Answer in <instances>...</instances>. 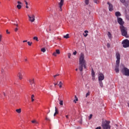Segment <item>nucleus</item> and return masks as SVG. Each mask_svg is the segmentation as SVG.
Listing matches in <instances>:
<instances>
[{
  "mask_svg": "<svg viewBox=\"0 0 129 129\" xmlns=\"http://www.w3.org/2000/svg\"><path fill=\"white\" fill-rule=\"evenodd\" d=\"M98 77L99 81H102V80H104V75L101 73L98 74Z\"/></svg>",
  "mask_w": 129,
  "mask_h": 129,
  "instance_id": "8",
  "label": "nucleus"
},
{
  "mask_svg": "<svg viewBox=\"0 0 129 129\" xmlns=\"http://www.w3.org/2000/svg\"><path fill=\"white\" fill-rule=\"evenodd\" d=\"M35 97V96L34 95H32L31 96V101L33 102L35 99H34V98Z\"/></svg>",
  "mask_w": 129,
  "mask_h": 129,
  "instance_id": "29",
  "label": "nucleus"
},
{
  "mask_svg": "<svg viewBox=\"0 0 129 129\" xmlns=\"http://www.w3.org/2000/svg\"><path fill=\"white\" fill-rule=\"evenodd\" d=\"M108 36L109 39H111V38L112 37V35H111V34L110 33V32H108Z\"/></svg>",
  "mask_w": 129,
  "mask_h": 129,
  "instance_id": "20",
  "label": "nucleus"
},
{
  "mask_svg": "<svg viewBox=\"0 0 129 129\" xmlns=\"http://www.w3.org/2000/svg\"><path fill=\"white\" fill-rule=\"evenodd\" d=\"M27 43L28 44V46H32V44H33V42H31L30 41H28Z\"/></svg>",
  "mask_w": 129,
  "mask_h": 129,
  "instance_id": "34",
  "label": "nucleus"
},
{
  "mask_svg": "<svg viewBox=\"0 0 129 129\" xmlns=\"http://www.w3.org/2000/svg\"><path fill=\"white\" fill-rule=\"evenodd\" d=\"M110 122L109 121L105 120L102 123V126L103 129H110Z\"/></svg>",
  "mask_w": 129,
  "mask_h": 129,
  "instance_id": "3",
  "label": "nucleus"
},
{
  "mask_svg": "<svg viewBox=\"0 0 129 129\" xmlns=\"http://www.w3.org/2000/svg\"><path fill=\"white\" fill-rule=\"evenodd\" d=\"M24 61H25V62H27V61H28V59H27V58H25V59H24Z\"/></svg>",
  "mask_w": 129,
  "mask_h": 129,
  "instance_id": "50",
  "label": "nucleus"
},
{
  "mask_svg": "<svg viewBox=\"0 0 129 129\" xmlns=\"http://www.w3.org/2000/svg\"><path fill=\"white\" fill-rule=\"evenodd\" d=\"M63 38H64V39H69V34L64 35Z\"/></svg>",
  "mask_w": 129,
  "mask_h": 129,
  "instance_id": "22",
  "label": "nucleus"
},
{
  "mask_svg": "<svg viewBox=\"0 0 129 129\" xmlns=\"http://www.w3.org/2000/svg\"><path fill=\"white\" fill-rule=\"evenodd\" d=\"M17 76L20 80H22V79H23V73H22L21 72L18 73Z\"/></svg>",
  "mask_w": 129,
  "mask_h": 129,
  "instance_id": "12",
  "label": "nucleus"
},
{
  "mask_svg": "<svg viewBox=\"0 0 129 129\" xmlns=\"http://www.w3.org/2000/svg\"><path fill=\"white\" fill-rule=\"evenodd\" d=\"M122 44L124 48H127L129 47V40L127 39L124 40L122 42Z\"/></svg>",
  "mask_w": 129,
  "mask_h": 129,
  "instance_id": "6",
  "label": "nucleus"
},
{
  "mask_svg": "<svg viewBox=\"0 0 129 129\" xmlns=\"http://www.w3.org/2000/svg\"><path fill=\"white\" fill-rule=\"evenodd\" d=\"M59 101L60 105H63V100H60V99H58Z\"/></svg>",
  "mask_w": 129,
  "mask_h": 129,
  "instance_id": "28",
  "label": "nucleus"
},
{
  "mask_svg": "<svg viewBox=\"0 0 129 129\" xmlns=\"http://www.w3.org/2000/svg\"><path fill=\"white\" fill-rule=\"evenodd\" d=\"M94 3L97 5H98V4H99V1H98V0H94Z\"/></svg>",
  "mask_w": 129,
  "mask_h": 129,
  "instance_id": "31",
  "label": "nucleus"
},
{
  "mask_svg": "<svg viewBox=\"0 0 129 129\" xmlns=\"http://www.w3.org/2000/svg\"><path fill=\"white\" fill-rule=\"evenodd\" d=\"M16 8H17L18 10H21L22 9V5H17Z\"/></svg>",
  "mask_w": 129,
  "mask_h": 129,
  "instance_id": "21",
  "label": "nucleus"
},
{
  "mask_svg": "<svg viewBox=\"0 0 129 129\" xmlns=\"http://www.w3.org/2000/svg\"><path fill=\"white\" fill-rule=\"evenodd\" d=\"M120 28L122 36L126 37V36L127 35V29L123 26H120Z\"/></svg>",
  "mask_w": 129,
  "mask_h": 129,
  "instance_id": "4",
  "label": "nucleus"
},
{
  "mask_svg": "<svg viewBox=\"0 0 129 129\" xmlns=\"http://www.w3.org/2000/svg\"><path fill=\"white\" fill-rule=\"evenodd\" d=\"M26 42H28V40H24V41H23V43H26Z\"/></svg>",
  "mask_w": 129,
  "mask_h": 129,
  "instance_id": "48",
  "label": "nucleus"
},
{
  "mask_svg": "<svg viewBox=\"0 0 129 129\" xmlns=\"http://www.w3.org/2000/svg\"><path fill=\"white\" fill-rule=\"evenodd\" d=\"M107 48H110V44L107 43Z\"/></svg>",
  "mask_w": 129,
  "mask_h": 129,
  "instance_id": "41",
  "label": "nucleus"
},
{
  "mask_svg": "<svg viewBox=\"0 0 129 129\" xmlns=\"http://www.w3.org/2000/svg\"><path fill=\"white\" fill-rule=\"evenodd\" d=\"M107 5L109 6V11L112 12L113 11V6L109 2H107Z\"/></svg>",
  "mask_w": 129,
  "mask_h": 129,
  "instance_id": "11",
  "label": "nucleus"
},
{
  "mask_svg": "<svg viewBox=\"0 0 129 129\" xmlns=\"http://www.w3.org/2000/svg\"><path fill=\"white\" fill-rule=\"evenodd\" d=\"M85 33L86 34L84 35V37H87V36H88V34H87V33H88V31L85 30Z\"/></svg>",
  "mask_w": 129,
  "mask_h": 129,
  "instance_id": "27",
  "label": "nucleus"
},
{
  "mask_svg": "<svg viewBox=\"0 0 129 129\" xmlns=\"http://www.w3.org/2000/svg\"><path fill=\"white\" fill-rule=\"evenodd\" d=\"M92 77V80H95V76Z\"/></svg>",
  "mask_w": 129,
  "mask_h": 129,
  "instance_id": "46",
  "label": "nucleus"
},
{
  "mask_svg": "<svg viewBox=\"0 0 129 129\" xmlns=\"http://www.w3.org/2000/svg\"><path fill=\"white\" fill-rule=\"evenodd\" d=\"M71 57V53H68V58H70Z\"/></svg>",
  "mask_w": 129,
  "mask_h": 129,
  "instance_id": "42",
  "label": "nucleus"
},
{
  "mask_svg": "<svg viewBox=\"0 0 129 129\" xmlns=\"http://www.w3.org/2000/svg\"><path fill=\"white\" fill-rule=\"evenodd\" d=\"M41 52H43V53H45L46 52V49L45 48H42L41 49Z\"/></svg>",
  "mask_w": 129,
  "mask_h": 129,
  "instance_id": "30",
  "label": "nucleus"
},
{
  "mask_svg": "<svg viewBox=\"0 0 129 129\" xmlns=\"http://www.w3.org/2000/svg\"><path fill=\"white\" fill-rule=\"evenodd\" d=\"M66 117H67V118H68V115H67Z\"/></svg>",
  "mask_w": 129,
  "mask_h": 129,
  "instance_id": "52",
  "label": "nucleus"
},
{
  "mask_svg": "<svg viewBox=\"0 0 129 129\" xmlns=\"http://www.w3.org/2000/svg\"><path fill=\"white\" fill-rule=\"evenodd\" d=\"M15 26H17L18 27V24H14Z\"/></svg>",
  "mask_w": 129,
  "mask_h": 129,
  "instance_id": "54",
  "label": "nucleus"
},
{
  "mask_svg": "<svg viewBox=\"0 0 129 129\" xmlns=\"http://www.w3.org/2000/svg\"><path fill=\"white\" fill-rule=\"evenodd\" d=\"M92 114H91L89 116V119H91V118H92Z\"/></svg>",
  "mask_w": 129,
  "mask_h": 129,
  "instance_id": "40",
  "label": "nucleus"
},
{
  "mask_svg": "<svg viewBox=\"0 0 129 129\" xmlns=\"http://www.w3.org/2000/svg\"><path fill=\"white\" fill-rule=\"evenodd\" d=\"M57 54H60V50L59 49H56L55 52L53 53L52 55L56 57V56H57Z\"/></svg>",
  "mask_w": 129,
  "mask_h": 129,
  "instance_id": "13",
  "label": "nucleus"
},
{
  "mask_svg": "<svg viewBox=\"0 0 129 129\" xmlns=\"http://www.w3.org/2000/svg\"><path fill=\"white\" fill-rule=\"evenodd\" d=\"M120 2H121L122 4H124V3H125V0H120Z\"/></svg>",
  "mask_w": 129,
  "mask_h": 129,
  "instance_id": "37",
  "label": "nucleus"
},
{
  "mask_svg": "<svg viewBox=\"0 0 129 129\" xmlns=\"http://www.w3.org/2000/svg\"><path fill=\"white\" fill-rule=\"evenodd\" d=\"M24 2L25 3L26 8V9H29V6H28V2H27V1L25 0Z\"/></svg>",
  "mask_w": 129,
  "mask_h": 129,
  "instance_id": "25",
  "label": "nucleus"
},
{
  "mask_svg": "<svg viewBox=\"0 0 129 129\" xmlns=\"http://www.w3.org/2000/svg\"><path fill=\"white\" fill-rule=\"evenodd\" d=\"M6 33H7V34H10V32H9V30H6Z\"/></svg>",
  "mask_w": 129,
  "mask_h": 129,
  "instance_id": "44",
  "label": "nucleus"
},
{
  "mask_svg": "<svg viewBox=\"0 0 129 129\" xmlns=\"http://www.w3.org/2000/svg\"><path fill=\"white\" fill-rule=\"evenodd\" d=\"M16 112H17V113H21L22 112V109L20 108V109H17L16 110Z\"/></svg>",
  "mask_w": 129,
  "mask_h": 129,
  "instance_id": "16",
  "label": "nucleus"
},
{
  "mask_svg": "<svg viewBox=\"0 0 129 129\" xmlns=\"http://www.w3.org/2000/svg\"><path fill=\"white\" fill-rule=\"evenodd\" d=\"M75 99L74 100L75 103H76V101H78V98H77V96H75Z\"/></svg>",
  "mask_w": 129,
  "mask_h": 129,
  "instance_id": "26",
  "label": "nucleus"
},
{
  "mask_svg": "<svg viewBox=\"0 0 129 129\" xmlns=\"http://www.w3.org/2000/svg\"><path fill=\"white\" fill-rule=\"evenodd\" d=\"M56 114H58V110L57 109V107H55V113L54 114V116H55Z\"/></svg>",
  "mask_w": 129,
  "mask_h": 129,
  "instance_id": "18",
  "label": "nucleus"
},
{
  "mask_svg": "<svg viewBox=\"0 0 129 129\" xmlns=\"http://www.w3.org/2000/svg\"><path fill=\"white\" fill-rule=\"evenodd\" d=\"M63 5H64V0H60V2L58 3L59 11L60 12H62V7H63Z\"/></svg>",
  "mask_w": 129,
  "mask_h": 129,
  "instance_id": "9",
  "label": "nucleus"
},
{
  "mask_svg": "<svg viewBox=\"0 0 129 129\" xmlns=\"http://www.w3.org/2000/svg\"><path fill=\"white\" fill-rule=\"evenodd\" d=\"M18 30V28H15V32H17Z\"/></svg>",
  "mask_w": 129,
  "mask_h": 129,
  "instance_id": "49",
  "label": "nucleus"
},
{
  "mask_svg": "<svg viewBox=\"0 0 129 129\" xmlns=\"http://www.w3.org/2000/svg\"><path fill=\"white\" fill-rule=\"evenodd\" d=\"M116 58L117 60L116 61L115 71L116 73H118V72H119L118 68L119 67V62H120V54H119V53H116Z\"/></svg>",
  "mask_w": 129,
  "mask_h": 129,
  "instance_id": "2",
  "label": "nucleus"
},
{
  "mask_svg": "<svg viewBox=\"0 0 129 129\" xmlns=\"http://www.w3.org/2000/svg\"><path fill=\"white\" fill-rule=\"evenodd\" d=\"M57 76H59V74H57L53 76V78H54V79H56V78L57 77Z\"/></svg>",
  "mask_w": 129,
  "mask_h": 129,
  "instance_id": "39",
  "label": "nucleus"
},
{
  "mask_svg": "<svg viewBox=\"0 0 129 129\" xmlns=\"http://www.w3.org/2000/svg\"><path fill=\"white\" fill-rule=\"evenodd\" d=\"M0 57H1V54H0Z\"/></svg>",
  "mask_w": 129,
  "mask_h": 129,
  "instance_id": "55",
  "label": "nucleus"
},
{
  "mask_svg": "<svg viewBox=\"0 0 129 129\" xmlns=\"http://www.w3.org/2000/svg\"><path fill=\"white\" fill-rule=\"evenodd\" d=\"M89 95H90V92L88 91L86 95V97L89 96Z\"/></svg>",
  "mask_w": 129,
  "mask_h": 129,
  "instance_id": "32",
  "label": "nucleus"
},
{
  "mask_svg": "<svg viewBox=\"0 0 129 129\" xmlns=\"http://www.w3.org/2000/svg\"><path fill=\"white\" fill-rule=\"evenodd\" d=\"M33 40H36V41H39L38 40V37H37V36H35V37H33Z\"/></svg>",
  "mask_w": 129,
  "mask_h": 129,
  "instance_id": "35",
  "label": "nucleus"
},
{
  "mask_svg": "<svg viewBox=\"0 0 129 129\" xmlns=\"http://www.w3.org/2000/svg\"><path fill=\"white\" fill-rule=\"evenodd\" d=\"M28 17L30 22H31V23L35 22V15L34 14H31V15H28Z\"/></svg>",
  "mask_w": 129,
  "mask_h": 129,
  "instance_id": "7",
  "label": "nucleus"
},
{
  "mask_svg": "<svg viewBox=\"0 0 129 129\" xmlns=\"http://www.w3.org/2000/svg\"><path fill=\"white\" fill-rule=\"evenodd\" d=\"M2 39H3V35L1 34L0 35V42H2Z\"/></svg>",
  "mask_w": 129,
  "mask_h": 129,
  "instance_id": "38",
  "label": "nucleus"
},
{
  "mask_svg": "<svg viewBox=\"0 0 129 129\" xmlns=\"http://www.w3.org/2000/svg\"><path fill=\"white\" fill-rule=\"evenodd\" d=\"M77 54V51H75V52H73L74 55H76Z\"/></svg>",
  "mask_w": 129,
  "mask_h": 129,
  "instance_id": "43",
  "label": "nucleus"
},
{
  "mask_svg": "<svg viewBox=\"0 0 129 129\" xmlns=\"http://www.w3.org/2000/svg\"><path fill=\"white\" fill-rule=\"evenodd\" d=\"M99 82L100 87L101 88L103 87V83H102V81H99Z\"/></svg>",
  "mask_w": 129,
  "mask_h": 129,
  "instance_id": "24",
  "label": "nucleus"
},
{
  "mask_svg": "<svg viewBox=\"0 0 129 129\" xmlns=\"http://www.w3.org/2000/svg\"><path fill=\"white\" fill-rule=\"evenodd\" d=\"M35 83V81L34 80V79H31L29 80V83L31 85H33L34 83Z\"/></svg>",
  "mask_w": 129,
  "mask_h": 129,
  "instance_id": "14",
  "label": "nucleus"
},
{
  "mask_svg": "<svg viewBox=\"0 0 129 129\" xmlns=\"http://www.w3.org/2000/svg\"><path fill=\"white\" fill-rule=\"evenodd\" d=\"M54 87H56V86L58 84V82H57V83H54Z\"/></svg>",
  "mask_w": 129,
  "mask_h": 129,
  "instance_id": "47",
  "label": "nucleus"
},
{
  "mask_svg": "<svg viewBox=\"0 0 129 129\" xmlns=\"http://www.w3.org/2000/svg\"><path fill=\"white\" fill-rule=\"evenodd\" d=\"M117 22L118 23V24H119V25H120V26H123V21H122V19H121V18H117Z\"/></svg>",
  "mask_w": 129,
  "mask_h": 129,
  "instance_id": "10",
  "label": "nucleus"
},
{
  "mask_svg": "<svg viewBox=\"0 0 129 129\" xmlns=\"http://www.w3.org/2000/svg\"><path fill=\"white\" fill-rule=\"evenodd\" d=\"M84 57V53H81L79 56V70L81 72L83 71V67L86 69V63Z\"/></svg>",
  "mask_w": 129,
  "mask_h": 129,
  "instance_id": "1",
  "label": "nucleus"
},
{
  "mask_svg": "<svg viewBox=\"0 0 129 129\" xmlns=\"http://www.w3.org/2000/svg\"><path fill=\"white\" fill-rule=\"evenodd\" d=\"M62 85H63V83L60 81L58 84V86H59V88H62Z\"/></svg>",
  "mask_w": 129,
  "mask_h": 129,
  "instance_id": "17",
  "label": "nucleus"
},
{
  "mask_svg": "<svg viewBox=\"0 0 129 129\" xmlns=\"http://www.w3.org/2000/svg\"><path fill=\"white\" fill-rule=\"evenodd\" d=\"M115 15L116 17H120V16H121V14H120V12H115Z\"/></svg>",
  "mask_w": 129,
  "mask_h": 129,
  "instance_id": "15",
  "label": "nucleus"
},
{
  "mask_svg": "<svg viewBox=\"0 0 129 129\" xmlns=\"http://www.w3.org/2000/svg\"><path fill=\"white\" fill-rule=\"evenodd\" d=\"M3 94H4V96H7V95L6 94V93L5 92H3Z\"/></svg>",
  "mask_w": 129,
  "mask_h": 129,
  "instance_id": "51",
  "label": "nucleus"
},
{
  "mask_svg": "<svg viewBox=\"0 0 129 129\" xmlns=\"http://www.w3.org/2000/svg\"><path fill=\"white\" fill-rule=\"evenodd\" d=\"M85 3L86 5H88L89 4V0H85Z\"/></svg>",
  "mask_w": 129,
  "mask_h": 129,
  "instance_id": "33",
  "label": "nucleus"
},
{
  "mask_svg": "<svg viewBox=\"0 0 129 129\" xmlns=\"http://www.w3.org/2000/svg\"><path fill=\"white\" fill-rule=\"evenodd\" d=\"M31 122H32V123H34L35 124H36V125H37V124H38V121H37V120H32Z\"/></svg>",
  "mask_w": 129,
  "mask_h": 129,
  "instance_id": "19",
  "label": "nucleus"
},
{
  "mask_svg": "<svg viewBox=\"0 0 129 129\" xmlns=\"http://www.w3.org/2000/svg\"><path fill=\"white\" fill-rule=\"evenodd\" d=\"M76 71H78V69H76Z\"/></svg>",
  "mask_w": 129,
  "mask_h": 129,
  "instance_id": "53",
  "label": "nucleus"
},
{
  "mask_svg": "<svg viewBox=\"0 0 129 129\" xmlns=\"http://www.w3.org/2000/svg\"><path fill=\"white\" fill-rule=\"evenodd\" d=\"M45 119H46V120L50 121V119L49 118H48V117H46Z\"/></svg>",
  "mask_w": 129,
  "mask_h": 129,
  "instance_id": "45",
  "label": "nucleus"
},
{
  "mask_svg": "<svg viewBox=\"0 0 129 129\" xmlns=\"http://www.w3.org/2000/svg\"><path fill=\"white\" fill-rule=\"evenodd\" d=\"M121 73L125 76H129V70L124 67L121 69Z\"/></svg>",
  "mask_w": 129,
  "mask_h": 129,
  "instance_id": "5",
  "label": "nucleus"
},
{
  "mask_svg": "<svg viewBox=\"0 0 129 129\" xmlns=\"http://www.w3.org/2000/svg\"><path fill=\"white\" fill-rule=\"evenodd\" d=\"M17 4H18V5H23V3H22V2H21L20 1H18V2H17Z\"/></svg>",
  "mask_w": 129,
  "mask_h": 129,
  "instance_id": "36",
  "label": "nucleus"
},
{
  "mask_svg": "<svg viewBox=\"0 0 129 129\" xmlns=\"http://www.w3.org/2000/svg\"><path fill=\"white\" fill-rule=\"evenodd\" d=\"M94 76H95V73L93 69H92V77H94Z\"/></svg>",
  "mask_w": 129,
  "mask_h": 129,
  "instance_id": "23",
  "label": "nucleus"
}]
</instances>
